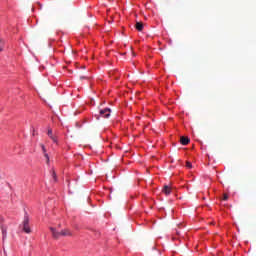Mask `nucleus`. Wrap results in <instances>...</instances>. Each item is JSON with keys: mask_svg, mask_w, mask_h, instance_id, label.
<instances>
[{"mask_svg": "<svg viewBox=\"0 0 256 256\" xmlns=\"http://www.w3.org/2000/svg\"><path fill=\"white\" fill-rule=\"evenodd\" d=\"M48 137L54 141V143H57V140L55 137H53V130L49 129L48 130Z\"/></svg>", "mask_w": 256, "mask_h": 256, "instance_id": "9", "label": "nucleus"}, {"mask_svg": "<svg viewBox=\"0 0 256 256\" xmlns=\"http://www.w3.org/2000/svg\"><path fill=\"white\" fill-rule=\"evenodd\" d=\"M135 27L137 31H143V22H136Z\"/></svg>", "mask_w": 256, "mask_h": 256, "instance_id": "8", "label": "nucleus"}, {"mask_svg": "<svg viewBox=\"0 0 256 256\" xmlns=\"http://www.w3.org/2000/svg\"><path fill=\"white\" fill-rule=\"evenodd\" d=\"M23 231L24 233H31V228L29 227V216L27 215L24 216Z\"/></svg>", "mask_w": 256, "mask_h": 256, "instance_id": "3", "label": "nucleus"}, {"mask_svg": "<svg viewBox=\"0 0 256 256\" xmlns=\"http://www.w3.org/2000/svg\"><path fill=\"white\" fill-rule=\"evenodd\" d=\"M5 47V40L0 38V49H3Z\"/></svg>", "mask_w": 256, "mask_h": 256, "instance_id": "10", "label": "nucleus"}, {"mask_svg": "<svg viewBox=\"0 0 256 256\" xmlns=\"http://www.w3.org/2000/svg\"><path fill=\"white\" fill-rule=\"evenodd\" d=\"M111 116V109L105 108L103 110H100V117H104V119H109Z\"/></svg>", "mask_w": 256, "mask_h": 256, "instance_id": "4", "label": "nucleus"}, {"mask_svg": "<svg viewBox=\"0 0 256 256\" xmlns=\"http://www.w3.org/2000/svg\"><path fill=\"white\" fill-rule=\"evenodd\" d=\"M40 147H42V151L44 153V157L46 158L47 163H49V154H47V149H45V145L40 144Z\"/></svg>", "mask_w": 256, "mask_h": 256, "instance_id": "7", "label": "nucleus"}, {"mask_svg": "<svg viewBox=\"0 0 256 256\" xmlns=\"http://www.w3.org/2000/svg\"><path fill=\"white\" fill-rule=\"evenodd\" d=\"M33 135H35V132L33 133Z\"/></svg>", "mask_w": 256, "mask_h": 256, "instance_id": "16", "label": "nucleus"}, {"mask_svg": "<svg viewBox=\"0 0 256 256\" xmlns=\"http://www.w3.org/2000/svg\"><path fill=\"white\" fill-rule=\"evenodd\" d=\"M229 199V195L223 194V201H227Z\"/></svg>", "mask_w": 256, "mask_h": 256, "instance_id": "13", "label": "nucleus"}, {"mask_svg": "<svg viewBox=\"0 0 256 256\" xmlns=\"http://www.w3.org/2000/svg\"><path fill=\"white\" fill-rule=\"evenodd\" d=\"M190 141L191 140L189 139V137H185V136H181L180 137L181 145H189Z\"/></svg>", "mask_w": 256, "mask_h": 256, "instance_id": "5", "label": "nucleus"}, {"mask_svg": "<svg viewBox=\"0 0 256 256\" xmlns=\"http://www.w3.org/2000/svg\"><path fill=\"white\" fill-rule=\"evenodd\" d=\"M186 167H187L188 169H191V167H193V165L191 164V162H186Z\"/></svg>", "mask_w": 256, "mask_h": 256, "instance_id": "12", "label": "nucleus"}, {"mask_svg": "<svg viewBox=\"0 0 256 256\" xmlns=\"http://www.w3.org/2000/svg\"><path fill=\"white\" fill-rule=\"evenodd\" d=\"M162 193H164V195H171V186L165 185L162 189Z\"/></svg>", "mask_w": 256, "mask_h": 256, "instance_id": "6", "label": "nucleus"}, {"mask_svg": "<svg viewBox=\"0 0 256 256\" xmlns=\"http://www.w3.org/2000/svg\"><path fill=\"white\" fill-rule=\"evenodd\" d=\"M52 177L54 181H57V174L55 173V171L52 172Z\"/></svg>", "mask_w": 256, "mask_h": 256, "instance_id": "11", "label": "nucleus"}, {"mask_svg": "<svg viewBox=\"0 0 256 256\" xmlns=\"http://www.w3.org/2000/svg\"><path fill=\"white\" fill-rule=\"evenodd\" d=\"M50 231L54 239H59V237H73V233L69 229H64L59 232L57 229L50 227Z\"/></svg>", "mask_w": 256, "mask_h": 256, "instance_id": "1", "label": "nucleus"}, {"mask_svg": "<svg viewBox=\"0 0 256 256\" xmlns=\"http://www.w3.org/2000/svg\"><path fill=\"white\" fill-rule=\"evenodd\" d=\"M1 51H3V48H0V53H1Z\"/></svg>", "mask_w": 256, "mask_h": 256, "instance_id": "15", "label": "nucleus"}, {"mask_svg": "<svg viewBox=\"0 0 256 256\" xmlns=\"http://www.w3.org/2000/svg\"><path fill=\"white\" fill-rule=\"evenodd\" d=\"M80 79H86V77L85 76H81Z\"/></svg>", "mask_w": 256, "mask_h": 256, "instance_id": "14", "label": "nucleus"}, {"mask_svg": "<svg viewBox=\"0 0 256 256\" xmlns=\"http://www.w3.org/2000/svg\"><path fill=\"white\" fill-rule=\"evenodd\" d=\"M0 229L2 231L3 240L7 239V226H5V218L0 215Z\"/></svg>", "mask_w": 256, "mask_h": 256, "instance_id": "2", "label": "nucleus"}]
</instances>
